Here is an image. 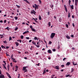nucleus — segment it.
I'll return each mask as SVG.
<instances>
[{
	"label": "nucleus",
	"instance_id": "obj_63",
	"mask_svg": "<svg viewBox=\"0 0 78 78\" xmlns=\"http://www.w3.org/2000/svg\"><path fill=\"white\" fill-rule=\"evenodd\" d=\"M32 41V40H30L29 41V42H31Z\"/></svg>",
	"mask_w": 78,
	"mask_h": 78
},
{
	"label": "nucleus",
	"instance_id": "obj_7",
	"mask_svg": "<svg viewBox=\"0 0 78 78\" xmlns=\"http://www.w3.org/2000/svg\"><path fill=\"white\" fill-rule=\"evenodd\" d=\"M15 44H16V47H17V46H19V43L17 42H16Z\"/></svg>",
	"mask_w": 78,
	"mask_h": 78
},
{
	"label": "nucleus",
	"instance_id": "obj_62",
	"mask_svg": "<svg viewBox=\"0 0 78 78\" xmlns=\"http://www.w3.org/2000/svg\"><path fill=\"white\" fill-rule=\"evenodd\" d=\"M72 63H73V65H74H74H75V62H72Z\"/></svg>",
	"mask_w": 78,
	"mask_h": 78
},
{
	"label": "nucleus",
	"instance_id": "obj_3",
	"mask_svg": "<svg viewBox=\"0 0 78 78\" xmlns=\"http://www.w3.org/2000/svg\"><path fill=\"white\" fill-rule=\"evenodd\" d=\"M5 78V76H4V75L3 74H1L0 75V78Z\"/></svg>",
	"mask_w": 78,
	"mask_h": 78
},
{
	"label": "nucleus",
	"instance_id": "obj_9",
	"mask_svg": "<svg viewBox=\"0 0 78 78\" xmlns=\"http://www.w3.org/2000/svg\"><path fill=\"white\" fill-rule=\"evenodd\" d=\"M64 7L65 8V10L66 11V12H67V7L66 6V5H64Z\"/></svg>",
	"mask_w": 78,
	"mask_h": 78
},
{
	"label": "nucleus",
	"instance_id": "obj_28",
	"mask_svg": "<svg viewBox=\"0 0 78 78\" xmlns=\"http://www.w3.org/2000/svg\"><path fill=\"white\" fill-rule=\"evenodd\" d=\"M18 68H19V67L17 66H16V69H18Z\"/></svg>",
	"mask_w": 78,
	"mask_h": 78
},
{
	"label": "nucleus",
	"instance_id": "obj_60",
	"mask_svg": "<svg viewBox=\"0 0 78 78\" xmlns=\"http://www.w3.org/2000/svg\"><path fill=\"white\" fill-rule=\"evenodd\" d=\"M59 48H60V46H58V49H59Z\"/></svg>",
	"mask_w": 78,
	"mask_h": 78
},
{
	"label": "nucleus",
	"instance_id": "obj_10",
	"mask_svg": "<svg viewBox=\"0 0 78 78\" xmlns=\"http://www.w3.org/2000/svg\"><path fill=\"white\" fill-rule=\"evenodd\" d=\"M70 64V62H68L66 64V66H69Z\"/></svg>",
	"mask_w": 78,
	"mask_h": 78
},
{
	"label": "nucleus",
	"instance_id": "obj_48",
	"mask_svg": "<svg viewBox=\"0 0 78 78\" xmlns=\"http://www.w3.org/2000/svg\"><path fill=\"white\" fill-rule=\"evenodd\" d=\"M66 58H64L63 59V61H65V60H66Z\"/></svg>",
	"mask_w": 78,
	"mask_h": 78
},
{
	"label": "nucleus",
	"instance_id": "obj_47",
	"mask_svg": "<svg viewBox=\"0 0 78 78\" xmlns=\"http://www.w3.org/2000/svg\"><path fill=\"white\" fill-rule=\"evenodd\" d=\"M71 37H74V35H71Z\"/></svg>",
	"mask_w": 78,
	"mask_h": 78
},
{
	"label": "nucleus",
	"instance_id": "obj_15",
	"mask_svg": "<svg viewBox=\"0 0 78 78\" xmlns=\"http://www.w3.org/2000/svg\"><path fill=\"white\" fill-rule=\"evenodd\" d=\"M73 71H74V69L73 68H72L71 70V73H72Z\"/></svg>",
	"mask_w": 78,
	"mask_h": 78
},
{
	"label": "nucleus",
	"instance_id": "obj_53",
	"mask_svg": "<svg viewBox=\"0 0 78 78\" xmlns=\"http://www.w3.org/2000/svg\"><path fill=\"white\" fill-rule=\"evenodd\" d=\"M54 76H55V75H52V76L51 77V78H54Z\"/></svg>",
	"mask_w": 78,
	"mask_h": 78
},
{
	"label": "nucleus",
	"instance_id": "obj_25",
	"mask_svg": "<svg viewBox=\"0 0 78 78\" xmlns=\"http://www.w3.org/2000/svg\"><path fill=\"white\" fill-rule=\"evenodd\" d=\"M23 36L22 35L21 36V38L22 39H23Z\"/></svg>",
	"mask_w": 78,
	"mask_h": 78
},
{
	"label": "nucleus",
	"instance_id": "obj_1",
	"mask_svg": "<svg viewBox=\"0 0 78 78\" xmlns=\"http://www.w3.org/2000/svg\"><path fill=\"white\" fill-rule=\"evenodd\" d=\"M55 34H56L55 33H52L51 34V39H53L55 37Z\"/></svg>",
	"mask_w": 78,
	"mask_h": 78
},
{
	"label": "nucleus",
	"instance_id": "obj_26",
	"mask_svg": "<svg viewBox=\"0 0 78 78\" xmlns=\"http://www.w3.org/2000/svg\"><path fill=\"white\" fill-rule=\"evenodd\" d=\"M66 28H69V25L67 24H66Z\"/></svg>",
	"mask_w": 78,
	"mask_h": 78
},
{
	"label": "nucleus",
	"instance_id": "obj_58",
	"mask_svg": "<svg viewBox=\"0 0 78 78\" xmlns=\"http://www.w3.org/2000/svg\"><path fill=\"white\" fill-rule=\"evenodd\" d=\"M13 62H17V61L13 60Z\"/></svg>",
	"mask_w": 78,
	"mask_h": 78
},
{
	"label": "nucleus",
	"instance_id": "obj_22",
	"mask_svg": "<svg viewBox=\"0 0 78 78\" xmlns=\"http://www.w3.org/2000/svg\"><path fill=\"white\" fill-rule=\"evenodd\" d=\"M26 68H27V67H23V70H25Z\"/></svg>",
	"mask_w": 78,
	"mask_h": 78
},
{
	"label": "nucleus",
	"instance_id": "obj_46",
	"mask_svg": "<svg viewBox=\"0 0 78 78\" xmlns=\"http://www.w3.org/2000/svg\"><path fill=\"white\" fill-rule=\"evenodd\" d=\"M30 28H31V30H32V29H33V27L32 26H30Z\"/></svg>",
	"mask_w": 78,
	"mask_h": 78
},
{
	"label": "nucleus",
	"instance_id": "obj_39",
	"mask_svg": "<svg viewBox=\"0 0 78 78\" xmlns=\"http://www.w3.org/2000/svg\"><path fill=\"white\" fill-rule=\"evenodd\" d=\"M17 30H18V27H16L15 28V30L16 31H17Z\"/></svg>",
	"mask_w": 78,
	"mask_h": 78
},
{
	"label": "nucleus",
	"instance_id": "obj_30",
	"mask_svg": "<svg viewBox=\"0 0 78 78\" xmlns=\"http://www.w3.org/2000/svg\"><path fill=\"white\" fill-rule=\"evenodd\" d=\"M34 39V40H37V37H35Z\"/></svg>",
	"mask_w": 78,
	"mask_h": 78
},
{
	"label": "nucleus",
	"instance_id": "obj_20",
	"mask_svg": "<svg viewBox=\"0 0 78 78\" xmlns=\"http://www.w3.org/2000/svg\"><path fill=\"white\" fill-rule=\"evenodd\" d=\"M32 31H34V32H36V30H35L34 29H32Z\"/></svg>",
	"mask_w": 78,
	"mask_h": 78
},
{
	"label": "nucleus",
	"instance_id": "obj_50",
	"mask_svg": "<svg viewBox=\"0 0 78 78\" xmlns=\"http://www.w3.org/2000/svg\"><path fill=\"white\" fill-rule=\"evenodd\" d=\"M24 70L25 72H27V69H26Z\"/></svg>",
	"mask_w": 78,
	"mask_h": 78
},
{
	"label": "nucleus",
	"instance_id": "obj_32",
	"mask_svg": "<svg viewBox=\"0 0 78 78\" xmlns=\"http://www.w3.org/2000/svg\"><path fill=\"white\" fill-rule=\"evenodd\" d=\"M16 6L17 7V8H20V6H19L17 5H16Z\"/></svg>",
	"mask_w": 78,
	"mask_h": 78
},
{
	"label": "nucleus",
	"instance_id": "obj_14",
	"mask_svg": "<svg viewBox=\"0 0 78 78\" xmlns=\"http://www.w3.org/2000/svg\"><path fill=\"white\" fill-rule=\"evenodd\" d=\"M39 20H41L42 19V18H41V15H39Z\"/></svg>",
	"mask_w": 78,
	"mask_h": 78
},
{
	"label": "nucleus",
	"instance_id": "obj_6",
	"mask_svg": "<svg viewBox=\"0 0 78 78\" xmlns=\"http://www.w3.org/2000/svg\"><path fill=\"white\" fill-rule=\"evenodd\" d=\"M13 54H12L11 55V58H12V60H16V59H14V58H13Z\"/></svg>",
	"mask_w": 78,
	"mask_h": 78
},
{
	"label": "nucleus",
	"instance_id": "obj_4",
	"mask_svg": "<svg viewBox=\"0 0 78 78\" xmlns=\"http://www.w3.org/2000/svg\"><path fill=\"white\" fill-rule=\"evenodd\" d=\"M48 53L51 54L52 53V51H51V50H50V49H49L48 50Z\"/></svg>",
	"mask_w": 78,
	"mask_h": 78
},
{
	"label": "nucleus",
	"instance_id": "obj_42",
	"mask_svg": "<svg viewBox=\"0 0 78 78\" xmlns=\"http://www.w3.org/2000/svg\"><path fill=\"white\" fill-rule=\"evenodd\" d=\"M10 66L11 67H12V62L10 63Z\"/></svg>",
	"mask_w": 78,
	"mask_h": 78
},
{
	"label": "nucleus",
	"instance_id": "obj_12",
	"mask_svg": "<svg viewBox=\"0 0 78 78\" xmlns=\"http://www.w3.org/2000/svg\"><path fill=\"white\" fill-rule=\"evenodd\" d=\"M29 33V31H28L24 32V33H23V34H26V33Z\"/></svg>",
	"mask_w": 78,
	"mask_h": 78
},
{
	"label": "nucleus",
	"instance_id": "obj_31",
	"mask_svg": "<svg viewBox=\"0 0 78 78\" xmlns=\"http://www.w3.org/2000/svg\"><path fill=\"white\" fill-rule=\"evenodd\" d=\"M45 73H46V72H45V70H44L43 73V75H44V74H45Z\"/></svg>",
	"mask_w": 78,
	"mask_h": 78
},
{
	"label": "nucleus",
	"instance_id": "obj_40",
	"mask_svg": "<svg viewBox=\"0 0 78 78\" xmlns=\"http://www.w3.org/2000/svg\"><path fill=\"white\" fill-rule=\"evenodd\" d=\"M1 47L2 48H4V47H5V46H3V45H2L1 46Z\"/></svg>",
	"mask_w": 78,
	"mask_h": 78
},
{
	"label": "nucleus",
	"instance_id": "obj_57",
	"mask_svg": "<svg viewBox=\"0 0 78 78\" xmlns=\"http://www.w3.org/2000/svg\"><path fill=\"white\" fill-rule=\"evenodd\" d=\"M73 27H75V25L74 24V23H73Z\"/></svg>",
	"mask_w": 78,
	"mask_h": 78
},
{
	"label": "nucleus",
	"instance_id": "obj_61",
	"mask_svg": "<svg viewBox=\"0 0 78 78\" xmlns=\"http://www.w3.org/2000/svg\"><path fill=\"white\" fill-rule=\"evenodd\" d=\"M39 64H40V63H38L37 64H36L37 66H39Z\"/></svg>",
	"mask_w": 78,
	"mask_h": 78
},
{
	"label": "nucleus",
	"instance_id": "obj_54",
	"mask_svg": "<svg viewBox=\"0 0 78 78\" xmlns=\"http://www.w3.org/2000/svg\"><path fill=\"white\" fill-rule=\"evenodd\" d=\"M26 3H29V2H28V0H26Z\"/></svg>",
	"mask_w": 78,
	"mask_h": 78
},
{
	"label": "nucleus",
	"instance_id": "obj_21",
	"mask_svg": "<svg viewBox=\"0 0 78 78\" xmlns=\"http://www.w3.org/2000/svg\"><path fill=\"white\" fill-rule=\"evenodd\" d=\"M15 19L16 20H17V19H18V17L17 16H15Z\"/></svg>",
	"mask_w": 78,
	"mask_h": 78
},
{
	"label": "nucleus",
	"instance_id": "obj_44",
	"mask_svg": "<svg viewBox=\"0 0 78 78\" xmlns=\"http://www.w3.org/2000/svg\"><path fill=\"white\" fill-rule=\"evenodd\" d=\"M6 29H7V30H9V27H7L6 28Z\"/></svg>",
	"mask_w": 78,
	"mask_h": 78
},
{
	"label": "nucleus",
	"instance_id": "obj_19",
	"mask_svg": "<svg viewBox=\"0 0 78 78\" xmlns=\"http://www.w3.org/2000/svg\"><path fill=\"white\" fill-rule=\"evenodd\" d=\"M71 8L72 9H73V5H71Z\"/></svg>",
	"mask_w": 78,
	"mask_h": 78
},
{
	"label": "nucleus",
	"instance_id": "obj_38",
	"mask_svg": "<svg viewBox=\"0 0 78 78\" xmlns=\"http://www.w3.org/2000/svg\"><path fill=\"white\" fill-rule=\"evenodd\" d=\"M38 1L39 2V3H40V4H41V3H42V2L41 1V0H38Z\"/></svg>",
	"mask_w": 78,
	"mask_h": 78
},
{
	"label": "nucleus",
	"instance_id": "obj_36",
	"mask_svg": "<svg viewBox=\"0 0 78 78\" xmlns=\"http://www.w3.org/2000/svg\"><path fill=\"white\" fill-rule=\"evenodd\" d=\"M68 17H70V13H69Z\"/></svg>",
	"mask_w": 78,
	"mask_h": 78
},
{
	"label": "nucleus",
	"instance_id": "obj_5",
	"mask_svg": "<svg viewBox=\"0 0 78 78\" xmlns=\"http://www.w3.org/2000/svg\"><path fill=\"white\" fill-rule=\"evenodd\" d=\"M78 0H75V5L76 6H77V3H78Z\"/></svg>",
	"mask_w": 78,
	"mask_h": 78
},
{
	"label": "nucleus",
	"instance_id": "obj_41",
	"mask_svg": "<svg viewBox=\"0 0 78 78\" xmlns=\"http://www.w3.org/2000/svg\"><path fill=\"white\" fill-rule=\"evenodd\" d=\"M61 67H64V65H62L61 66Z\"/></svg>",
	"mask_w": 78,
	"mask_h": 78
},
{
	"label": "nucleus",
	"instance_id": "obj_13",
	"mask_svg": "<svg viewBox=\"0 0 78 78\" xmlns=\"http://www.w3.org/2000/svg\"><path fill=\"white\" fill-rule=\"evenodd\" d=\"M6 74L8 76V77H9L11 76L10 75H9V74L8 72L6 73Z\"/></svg>",
	"mask_w": 78,
	"mask_h": 78
},
{
	"label": "nucleus",
	"instance_id": "obj_49",
	"mask_svg": "<svg viewBox=\"0 0 78 78\" xmlns=\"http://www.w3.org/2000/svg\"><path fill=\"white\" fill-rule=\"evenodd\" d=\"M9 46H6V49H8V48H9Z\"/></svg>",
	"mask_w": 78,
	"mask_h": 78
},
{
	"label": "nucleus",
	"instance_id": "obj_27",
	"mask_svg": "<svg viewBox=\"0 0 78 78\" xmlns=\"http://www.w3.org/2000/svg\"><path fill=\"white\" fill-rule=\"evenodd\" d=\"M35 45H36V46L37 47V48H39V47H40V46L39 45H37L36 44H35Z\"/></svg>",
	"mask_w": 78,
	"mask_h": 78
},
{
	"label": "nucleus",
	"instance_id": "obj_37",
	"mask_svg": "<svg viewBox=\"0 0 78 78\" xmlns=\"http://www.w3.org/2000/svg\"><path fill=\"white\" fill-rule=\"evenodd\" d=\"M3 62H4V63H5V65H6V63L5 61H3Z\"/></svg>",
	"mask_w": 78,
	"mask_h": 78
},
{
	"label": "nucleus",
	"instance_id": "obj_45",
	"mask_svg": "<svg viewBox=\"0 0 78 78\" xmlns=\"http://www.w3.org/2000/svg\"><path fill=\"white\" fill-rule=\"evenodd\" d=\"M53 51H56V49H53L52 50Z\"/></svg>",
	"mask_w": 78,
	"mask_h": 78
},
{
	"label": "nucleus",
	"instance_id": "obj_11",
	"mask_svg": "<svg viewBox=\"0 0 78 78\" xmlns=\"http://www.w3.org/2000/svg\"><path fill=\"white\" fill-rule=\"evenodd\" d=\"M67 39H70V37L69 35H67L66 37Z\"/></svg>",
	"mask_w": 78,
	"mask_h": 78
},
{
	"label": "nucleus",
	"instance_id": "obj_51",
	"mask_svg": "<svg viewBox=\"0 0 78 78\" xmlns=\"http://www.w3.org/2000/svg\"><path fill=\"white\" fill-rule=\"evenodd\" d=\"M7 67H8V69H9V65H8Z\"/></svg>",
	"mask_w": 78,
	"mask_h": 78
},
{
	"label": "nucleus",
	"instance_id": "obj_29",
	"mask_svg": "<svg viewBox=\"0 0 78 78\" xmlns=\"http://www.w3.org/2000/svg\"><path fill=\"white\" fill-rule=\"evenodd\" d=\"M4 43V44H7V41H3Z\"/></svg>",
	"mask_w": 78,
	"mask_h": 78
},
{
	"label": "nucleus",
	"instance_id": "obj_56",
	"mask_svg": "<svg viewBox=\"0 0 78 78\" xmlns=\"http://www.w3.org/2000/svg\"><path fill=\"white\" fill-rule=\"evenodd\" d=\"M53 6H54L53 5H51V7H50V8H53Z\"/></svg>",
	"mask_w": 78,
	"mask_h": 78
},
{
	"label": "nucleus",
	"instance_id": "obj_18",
	"mask_svg": "<svg viewBox=\"0 0 78 78\" xmlns=\"http://www.w3.org/2000/svg\"><path fill=\"white\" fill-rule=\"evenodd\" d=\"M32 44H34V45H36V42H34V41H32Z\"/></svg>",
	"mask_w": 78,
	"mask_h": 78
},
{
	"label": "nucleus",
	"instance_id": "obj_59",
	"mask_svg": "<svg viewBox=\"0 0 78 78\" xmlns=\"http://www.w3.org/2000/svg\"><path fill=\"white\" fill-rule=\"evenodd\" d=\"M4 22L5 23L6 22V20H5L4 21Z\"/></svg>",
	"mask_w": 78,
	"mask_h": 78
},
{
	"label": "nucleus",
	"instance_id": "obj_35",
	"mask_svg": "<svg viewBox=\"0 0 78 78\" xmlns=\"http://www.w3.org/2000/svg\"><path fill=\"white\" fill-rule=\"evenodd\" d=\"M70 76V75L69 74H68L66 75V77H69V76Z\"/></svg>",
	"mask_w": 78,
	"mask_h": 78
},
{
	"label": "nucleus",
	"instance_id": "obj_33",
	"mask_svg": "<svg viewBox=\"0 0 78 78\" xmlns=\"http://www.w3.org/2000/svg\"><path fill=\"white\" fill-rule=\"evenodd\" d=\"M11 39H12V37H10L9 38V41H10L11 40Z\"/></svg>",
	"mask_w": 78,
	"mask_h": 78
},
{
	"label": "nucleus",
	"instance_id": "obj_23",
	"mask_svg": "<svg viewBox=\"0 0 78 78\" xmlns=\"http://www.w3.org/2000/svg\"><path fill=\"white\" fill-rule=\"evenodd\" d=\"M70 3H71V1L70 0H69V5H70Z\"/></svg>",
	"mask_w": 78,
	"mask_h": 78
},
{
	"label": "nucleus",
	"instance_id": "obj_43",
	"mask_svg": "<svg viewBox=\"0 0 78 78\" xmlns=\"http://www.w3.org/2000/svg\"><path fill=\"white\" fill-rule=\"evenodd\" d=\"M33 12H34V15H36V14H35V13H36V12H35V11L34 10Z\"/></svg>",
	"mask_w": 78,
	"mask_h": 78
},
{
	"label": "nucleus",
	"instance_id": "obj_16",
	"mask_svg": "<svg viewBox=\"0 0 78 78\" xmlns=\"http://www.w3.org/2000/svg\"><path fill=\"white\" fill-rule=\"evenodd\" d=\"M48 27H50V26H51V23L50 22H49L48 23Z\"/></svg>",
	"mask_w": 78,
	"mask_h": 78
},
{
	"label": "nucleus",
	"instance_id": "obj_2",
	"mask_svg": "<svg viewBox=\"0 0 78 78\" xmlns=\"http://www.w3.org/2000/svg\"><path fill=\"white\" fill-rule=\"evenodd\" d=\"M34 5L35 6V8H37V9H39L38 7H39V5H37L36 4H35Z\"/></svg>",
	"mask_w": 78,
	"mask_h": 78
},
{
	"label": "nucleus",
	"instance_id": "obj_55",
	"mask_svg": "<svg viewBox=\"0 0 78 78\" xmlns=\"http://www.w3.org/2000/svg\"><path fill=\"white\" fill-rule=\"evenodd\" d=\"M28 52H25V54H28Z\"/></svg>",
	"mask_w": 78,
	"mask_h": 78
},
{
	"label": "nucleus",
	"instance_id": "obj_34",
	"mask_svg": "<svg viewBox=\"0 0 78 78\" xmlns=\"http://www.w3.org/2000/svg\"><path fill=\"white\" fill-rule=\"evenodd\" d=\"M62 21V20L61 19H59V22H61Z\"/></svg>",
	"mask_w": 78,
	"mask_h": 78
},
{
	"label": "nucleus",
	"instance_id": "obj_17",
	"mask_svg": "<svg viewBox=\"0 0 78 78\" xmlns=\"http://www.w3.org/2000/svg\"><path fill=\"white\" fill-rule=\"evenodd\" d=\"M2 65L4 67V68H5L6 70H7V69H6V67H5V65L4 64H3Z\"/></svg>",
	"mask_w": 78,
	"mask_h": 78
},
{
	"label": "nucleus",
	"instance_id": "obj_52",
	"mask_svg": "<svg viewBox=\"0 0 78 78\" xmlns=\"http://www.w3.org/2000/svg\"><path fill=\"white\" fill-rule=\"evenodd\" d=\"M26 39H30V37H26Z\"/></svg>",
	"mask_w": 78,
	"mask_h": 78
},
{
	"label": "nucleus",
	"instance_id": "obj_8",
	"mask_svg": "<svg viewBox=\"0 0 78 78\" xmlns=\"http://www.w3.org/2000/svg\"><path fill=\"white\" fill-rule=\"evenodd\" d=\"M55 69H57V70H59V66H56Z\"/></svg>",
	"mask_w": 78,
	"mask_h": 78
},
{
	"label": "nucleus",
	"instance_id": "obj_24",
	"mask_svg": "<svg viewBox=\"0 0 78 78\" xmlns=\"http://www.w3.org/2000/svg\"><path fill=\"white\" fill-rule=\"evenodd\" d=\"M51 43H52V42L51 41H49L48 44L49 45H51Z\"/></svg>",
	"mask_w": 78,
	"mask_h": 78
},
{
	"label": "nucleus",
	"instance_id": "obj_64",
	"mask_svg": "<svg viewBox=\"0 0 78 78\" xmlns=\"http://www.w3.org/2000/svg\"><path fill=\"white\" fill-rule=\"evenodd\" d=\"M0 22H1V23H3V20H1L0 21Z\"/></svg>",
	"mask_w": 78,
	"mask_h": 78
}]
</instances>
